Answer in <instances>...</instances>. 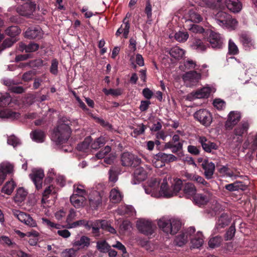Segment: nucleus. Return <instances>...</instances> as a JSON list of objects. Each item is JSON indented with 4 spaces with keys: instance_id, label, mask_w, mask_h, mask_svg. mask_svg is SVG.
I'll use <instances>...</instances> for the list:
<instances>
[{
    "instance_id": "obj_40",
    "label": "nucleus",
    "mask_w": 257,
    "mask_h": 257,
    "mask_svg": "<svg viewBox=\"0 0 257 257\" xmlns=\"http://www.w3.org/2000/svg\"><path fill=\"white\" fill-rule=\"evenodd\" d=\"M28 192L23 188L18 189L17 193L15 196V200L17 202H22L26 198Z\"/></svg>"
},
{
    "instance_id": "obj_11",
    "label": "nucleus",
    "mask_w": 257,
    "mask_h": 257,
    "mask_svg": "<svg viewBox=\"0 0 257 257\" xmlns=\"http://www.w3.org/2000/svg\"><path fill=\"white\" fill-rule=\"evenodd\" d=\"M141 159L128 152L123 153L121 155V162L123 166L135 167L141 162Z\"/></svg>"
},
{
    "instance_id": "obj_4",
    "label": "nucleus",
    "mask_w": 257,
    "mask_h": 257,
    "mask_svg": "<svg viewBox=\"0 0 257 257\" xmlns=\"http://www.w3.org/2000/svg\"><path fill=\"white\" fill-rule=\"evenodd\" d=\"M215 17L217 23L221 26L234 30L237 25V20L226 12L219 11Z\"/></svg>"
},
{
    "instance_id": "obj_26",
    "label": "nucleus",
    "mask_w": 257,
    "mask_h": 257,
    "mask_svg": "<svg viewBox=\"0 0 257 257\" xmlns=\"http://www.w3.org/2000/svg\"><path fill=\"white\" fill-rule=\"evenodd\" d=\"M204 242L203 235L201 232H198L191 239V248H198Z\"/></svg>"
},
{
    "instance_id": "obj_34",
    "label": "nucleus",
    "mask_w": 257,
    "mask_h": 257,
    "mask_svg": "<svg viewBox=\"0 0 257 257\" xmlns=\"http://www.w3.org/2000/svg\"><path fill=\"white\" fill-rule=\"evenodd\" d=\"M193 199L195 203L199 206L206 205L209 201L208 196L203 194H195Z\"/></svg>"
},
{
    "instance_id": "obj_42",
    "label": "nucleus",
    "mask_w": 257,
    "mask_h": 257,
    "mask_svg": "<svg viewBox=\"0 0 257 257\" xmlns=\"http://www.w3.org/2000/svg\"><path fill=\"white\" fill-rule=\"evenodd\" d=\"M74 245L80 248L88 247L90 245V238L86 236H82L79 240L75 241Z\"/></svg>"
},
{
    "instance_id": "obj_13",
    "label": "nucleus",
    "mask_w": 257,
    "mask_h": 257,
    "mask_svg": "<svg viewBox=\"0 0 257 257\" xmlns=\"http://www.w3.org/2000/svg\"><path fill=\"white\" fill-rule=\"evenodd\" d=\"M198 142L201 145L203 150L206 153L213 154L214 151L218 149V146L216 143L211 142L205 137H200Z\"/></svg>"
},
{
    "instance_id": "obj_14",
    "label": "nucleus",
    "mask_w": 257,
    "mask_h": 257,
    "mask_svg": "<svg viewBox=\"0 0 257 257\" xmlns=\"http://www.w3.org/2000/svg\"><path fill=\"white\" fill-rule=\"evenodd\" d=\"M42 36V30L39 26L29 27L25 32V37L29 39L39 40Z\"/></svg>"
},
{
    "instance_id": "obj_46",
    "label": "nucleus",
    "mask_w": 257,
    "mask_h": 257,
    "mask_svg": "<svg viewBox=\"0 0 257 257\" xmlns=\"http://www.w3.org/2000/svg\"><path fill=\"white\" fill-rule=\"evenodd\" d=\"M184 66L187 70H198L200 67V65L196 64V61L190 59H187L184 61Z\"/></svg>"
},
{
    "instance_id": "obj_8",
    "label": "nucleus",
    "mask_w": 257,
    "mask_h": 257,
    "mask_svg": "<svg viewBox=\"0 0 257 257\" xmlns=\"http://www.w3.org/2000/svg\"><path fill=\"white\" fill-rule=\"evenodd\" d=\"M137 227L140 232L146 235H151L154 231L155 226L152 222L144 219L137 221Z\"/></svg>"
},
{
    "instance_id": "obj_61",
    "label": "nucleus",
    "mask_w": 257,
    "mask_h": 257,
    "mask_svg": "<svg viewBox=\"0 0 257 257\" xmlns=\"http://www.w3.org/2000/svg\"><path fill=\"white\" fill-rule=\"evenodd\" d=\"M146 128V126L143 123L138 125V127L135 128L133 131V133L135 134V137H137L140 135L143 134Z\"/></svg>"
},
{
    "instance_id": "obj_9",
    "label": "nucleus",
    "mask_w": 257,
    "mask_h": 257,
    "mask_svg": "<svg viewBox=\"0 0 257 257\" xmlns=\"http://www.w3.org/2000/svg\"><path fill=\"white\" fill-rule=\"evenodd\" d=\"M13 214L20 221L31 227H36V221L30 214L22 212L19 210H13Z\"/></svg>"
},
{
    "instance_id": "obj_6",
    "label": "nucleus",
    "mask_w": 257,
    "mask_h": 257,
    "mask_svg": "<svg viewBox=\"0 0 257 257\" xmlns=\"http://www.w3.org/2000/svg\"><path fill=\"white\" fill-rule=\"evenodd\" d=\"M207 42L209 43V47L216 50L221 49L224 45L223 38L221 35L213 31H210Z\"/></svg>"
},
{
    "instance_id": "obj_29",
    "label": "nucleus",
    "mask_w": 257,
    "mask_h": 257,
    "mask_svg": "<svg viewBox=\"0 0 257 257\" xmlns=\"http://www.w3.org/2000/svg\"><path fill=\"white\" fill-rule=\"evenodd\" d=\"M229 223L228 216L226 213H222L218 218L215 225V229L218 231L221 228L225 227Z\"/></svg>"
},
{
    "instance_id": "obj_49",
    "label": "nucleus",
    "mask_w": 257,
    "mask_h": 257,
    "mask_svg": "<svg viewBox=\"0 0 257 257\" xmlns=\"http://www.w3.org/2000/svg\"><path fill=\"white\" fill-rule=\"evenodd\" d=\"M102 91L106 95H111L112 96H117L121 95L122 93V91L120 88H110L109 89L103 88Z\"/></svg>"
},
{
    "instance_id": "obj_51",
    "label": "nucleus",
    "mask_w": 257,
    "mask_h": 257,
    "mask_svg": "<svg viewBox=\"0 0 257 257\" xmlns=\"http://www.w3.org/2000/svg\"><path fill=\"white\" fill-rule=\"evenodd\" d=\"M238 53L239 50L237 46L232 40L230 39L228 41V53L230 55H235Z\"/></svg>"
},
{
    "instance_id": "obj_62",
    "label": "nucleus",
    "mask_w": 257,
    "mask_h": 257,
    "mask_svg": "<svg viewBox=\"0 0 257 257\" xmlns=\"http://www.w3.org/2000/svg\"><path fill=\"white\" fill-rule=\"evenodd\" d=\"M76 250L73 248L66 249L61 253L62 257H75Z\"/></svg>"
},
{
    "instance_id": "obj_20",
    "label": "nucleus",
    "mask_w": 257,
    "mask_h": 257,
    "mask_svg": "<svg viewBox=\"0 0 257 257\" xmlns=\"http://www.w3.org/2000/svg\"><path fill=\"white\" fill-rule=\"evenodd\" d=\"M220 173L224 174L227 177L236 179L237 177H242L240 175L239 171L235 168H229L227 166H223L219 170Z\"/></svg>"
},
{
    "instance_id": "obj_35",
    "label": "nucleus",
    "mask_w": 257,
    "mask_h": 257,
    "mask_svg": "<svg viewBox=\"0 0 257 257\" xmlns=\"http://www.w3.org/2000/svg\"><path fill=\"white\" fill-rule=\"evenodd\" d=\"M13 168L10 165H3L0 167V186L3 183L8 174H10Z\"/></svg>"
},
{
    "instance_id": "obj_37",
    "label": "nucleus",
    "mask_w": 257,
    "mask_h": 257,
    "mask_svg": "<svg viewBox=\"0 0 257 257\" xmlns=\"http://www.w3.org/2000/svg\"><path fill=\"white\" fill-rule=\"evenodd\" d=\"M20 48L22 51L25 50L27 53H31L38 50L39 48V45L34 42L30 43L28 45L22 44L20 45Z\"/></svg>"
},
{
    "instance_id": "obj_39",
    "label": "nucleus",
    "mask_w": 257,
    "mask_h": 257,
    "mask_svg": "<svg viewBox=\"0 0 257 257\" xmlns=\"http://www.w3.org/2000/svg\"><path fill=\"white\" fill-rule=\"evenodd\" d=\"M183 192L187 198L194 196L196 189L194 184L191 183H186L184 187Z\"/></svg>"
},
{
    "instance_id": "obj_50",
    "label": "nucleus",
    "mask_w": 257,
    "mask_h": 257,
    "mask_svg": "<svg viewBox=\"0 0 257 257\" xmlns=\"http://www.w3.org/2000/svg\"><path fill=\"white\" fill-rule=\"evenodd\" d=\"M88 221L85 219L79 220L71 223L68 224V228H75L78 226H83L87 229L88 226Z\"/></svg>"
},
{
    "instance_id": "obj_33",
    "label": "nucleus",
    "mask_w": 257,
    "mask_h": 257,
    "mask_svg": "<svg viewBox=\"0 0 257 257\" xmlns=\"http://www.w3.org/2000/svg\"><path fill=\"white\" fill-rule=\"evenodd\" d=\"M120 171V168L117 166H112L109 170V180L113 183L118 180V175Z\"/></svg>"
},
{
    "instance_id": "obj_22",
    "label": "nucleus",
    "mask_w": 257,
    "mask_h": 257,
    "mask_svg": "<svg viewBox=\"0 0 257 257\" xmlns=\"http://www.w3.org/2000/svg\"><path fill=\"white\" fill-rule=\"evenodd\" d=\"M227 9L234 13L239 12L242 9V4L238 0H225Z\"/></svg>"
},
{
    "instance_id": "obj_16",
    "label": "nucleus",
    "mask_w": 257,
    "mask_h": 257,
    "mask_svg": "<svg viewBox=\"0 0 257 257\" xmlns=\"http://www.w3.org/2000/svg\"><path fill=\"white\" fill-rule=\"evenodd\" d=\"M239 41L246 51H250L251 49L255 48L254 41L251 36L246 33H242L239 35Z\"/></svg>"
},
{
    "instance_id": "obj_24",
    "label": "nucleus",
    "mask_w": 257,
    "mask_h": 257,
    "mask_svg": "<svg viewBox=\"0 0 257 257\" xmlns=\"http://www.w3.org/2000/svg\"><path fill=\"white\" fill-rule=\"evenodd\" d=\"M32 140L38 143H42L45 141V133L42 130L37 129L33 131L30 134Z\"/></svg>"
},
{
    "instance_id": "obj_3",
    "label": "nucleus",
    "mask_w": 257,
    "mask_h": 257,
    "mask_svg": "<svg viewBox=\"0 0 257 257\" xmlns=\"http://www.w3.org/2000/svg\"><path fill=\"white\" fill-rule=\"evenodd\" d=\"M175 182L170 187L167 182L162 183L160 187V194L166 198H170L177 193L181 190L183 186L182 181L180 179H176Z\"/></svg>"
},
{
    "instance_id": "obj_43",
    "label": "nucleus",
    "mask_w": 257,
    "mask_h": 257,
    "mask_svg": "<svg viewBox=\"0 0 257 257\" xmlns=\"http://www.w3.org/2000/svg\"><path fill=\"white\" fill-rule=\"evenodd\" d=\"M110 247L111 246L104 240L98 241L96 242L97 249L102 253H106Z\"/></svg>"
},
{
    "instance_id": "obj_54",
    "label": "nucleus",
    "mask_w": 257,
    "mask_h": 257,
    "mask_svg": "<svg viewBox=\"0 0 257 257\" xmlns=\"http://www.w3.org/2000/svg\"><path fill=\"white\" fill-rule=\"evenodd\" d=\"M189 35L187 32L179 31L175 35V39L179 42H185L188 38Z\"/></svg>"
},
{
    "instance_id": "obj_27",
    "label": "nucleus",
    "mask_w": 257,
    "mask_h": 257,
    "mask_svg": "<svg viewBox=\"0 0 257 257\" xmlns=\"http://www.w3.org/2000/svg\"><path fill=\"white\" fill-rule=\"evenodd\" d=\"M166 52H168L171 56L176 59L183 58L185 54V51L177 46L174 47L170 49H167Z\"/></svg>"
},
{
    "instance_id": "obj_32",
    "label": "nucleus",
    "mask_w": 257,
    "mask_h": 257,
    "mask_svg": "<svg viewBox=\"0 0 257 257\" xmlns=\"http://www.w3.org/2000/svg\"><path fill=\"white\" fill-rule=\"evenodd\" d=\"M191 47L192 49L196 50L199 52H204L207 48L203 41L200 39H195L192 42Z\"/></svg>"
},
{
    "instance_id": "obj_57",
    "label": "nucleus",
    "mask_w": 257,
    "mask_h": 257,
    "mask_svg": "<svg viewBox=\"0 0 257 257\" xmlns=\"http://www.w3.org/2000/svg\"><path fill=\"white\" fill-rule=\"evenodd\" d=\"M152 5L150 0L147 1L146 3V7L145 9V13L147 15L148 21H152Z\"/></svg>"
},
{
    "instance_id": "obj_10",
    "label": "nucleus",
    "mask_w": 257,
    "mask_h": 257,
    "mask_svg": "<svg viewBox=\"0 0 257 257\" xmlns=\"http://www.w3.org/2000/svg\"><path fill=\"white\" fill-rule=\"evenodd\" d=\"M36 8V4L35 2H30L18 6L16 11L19 14L22 16L30 17L33 15Z\"/></svg>"
},
{
    "instance_id": "obj_38",
    "label": "nucleus",
    "mask_w": 257,
    "mask_h": 257,
    "mask_svg": "<svg viewBox=\"0 0 257 257\" xmlns=\"http://www.w3.org/2000/svg\"><path fill=\"white\" fill-rule=\"evenodd\" d=\"M71 204L76 208L82 206L84 201L83 196L79 195L78 194H73L70 198Z\"/></svg>"
},
{
    "instance_id": "obj_64",
    "label": "nucleus",
    "mask_w": 257,
    "mask_h": 257,
    "mask_svg": "<svg viewBox=\"0 0 257 257\" xmlns=\"http://www.w3.org/2000/svg\"><path fill=\"white\" fill-rule=\"evenodd\" d=\"M187 150L189 153L195 156L199 155L200 152L199 147L193 145H189L187 147Z\"/></svg>"
},
{
    "instance_id": "obj_56",
    "label": "nucleus",
    "mask_w": 257,
    "mask_h": 257,
    "mask_svg": "<svg viewBox=\"0 0 257 257\" xmlns=\"http://www.w3.org/2000/svg\"><path fill=\"white\" fill-rule=\"evenodd\" d=\"M213 106L219 110L223 109L226 105L225 102L220 98H215L213 102Z\"/></svg>"
},
{
    "instance_id": "obj_25",
    "label": "nucleus",
    "mask_w": 257,
    "mask_h": 257,
    "mask_svg": "<svg viewBox=\"0 0 257 257\" xmlns=\"http://www.w3.org/2000/svg\"><path fill=\"white\" fill-rule=\"evenodd\" d=\"M247 185L243 182L236 181L233 183L227 184L224 188L229 191H234L239 190H244Z\"/></svg>"
},
{
    "instance_id": "obj_58",
    "label": "nucleus",
    "mask_w": 257,
    "mask_h": 257,
    "mask_svg": "<svg viewBox=\"0 0 257 257\" xmlns=\"http://www.w3.org/2000/svg\"><path fill=\"white\" fill-rule=\"evenodd\" d=\"M190 20L194 23H198L201 22L203 20L202 17L200 14L195 12H190Z\"/></svg>"
},
{
    "instance_id": "obj_47",
    "label": "nucleus",
    "mask_w": 257,
    "mask_h": 257,
    "mask_svg": "<svg viewBox=\"0 0 257 257\" xmlns=\"http://www.w3.org/2000/svg\"><path fill=\"white\" fill-rule=\"evenodd\" d=\"M105 138L102 137H99L95 139L93 143H91L90 147L92 149L96 150L105 144Z\"/></svg>"
},
{
    "instance_id": "obj_15",
    "label": "nucleus",
    "mask_w": 257,
    "mask_h": 257,
    "mask_svg": "<svg viewBox=\"0 0 257 257\" xmlns=\"http://www.w3.org/2000/svg\"><path fill=\"white\" fill-rule=\"evenodd\" d=\"M201 77L200 73L197 72L195 70H192L184 73L182 76V78L185 82L193 85L199 81Z\"/></svg>"
},
{
    "instance_id": "obj_55",
    "label": "nucleus",
    "mask_w": 257,
    "mask_h": 257,
    "mask_svg": "<svg viewBox=\"0 0 257 257\" xmlns=\"http://www.w3.org/2000/svg\"><path fill=\"white\" fill-rule=\"evenodd\" d=\"M0 243L3 245H7L9 247H13L16 243L12 241L10 238L7 236L3 235L0 237Z\"/></svg>"
},
{
    "instance_id": "obj_59",
    "label": "nucleus",
    "mask_w": 257,
    "mask_h": 257,
    "mask_svg": "<svg viewBox=\"0 0 257 257\" xmlns=\"http://www.w3.org/2000/svg\"><path fill=\"white\" fill-rule=\"evenodd\" d=\"M20 116V113L18 112L13 111L11 110H7L4 112V117L17 119Z\"/></svg>"
},
{
    "instance_id": "obj_19",
    "label": "nucleus",
    "mask_w": 257,
    "mask_h": 257,
    "mask_svg": "<svg viewBox=\"0 0 257 257\" xmlns=\"http://www.w3.org/2000/svg\"><path fill=\"white\" fill-rule=\"evenodd\" d=\"M30 177L33 180L37 189L42 188L43 179L44 177L43 170L39 169L34 171L33 174H30Z\"/></svg>"
},
{
    "instance_id": "obj_2",
    "label": "nucleus",
    "mask_w": 257,
    "mask_h": 257,
    "mask_svg": "<svg viewBox=\"0 0 257 257\" xmlns=\"http://www.w3.org/2000/svg\"><path fill=\"white\" fill-rule=\"evenodd\" d=\"M159 227L166 234H175L180 230L181 223L176 219H161L158 222Z\"/></svg>"
},
{
    "instance_id": "obj_7",
    "label": "nucleus",
    "mask_w": 257,
    "mask_h": 257,
    "mask_svg": "<svg viewBox=\"0 0 257 257\" xmlns=\"http://www.w3.org/2000/svg\"><path fill=\"white\" fill-rule=\"evenodd\" d=\"M194 118L201 124L209 126L212 121L211 113L205 109H199L194 114Z\"/></svg>"
},
{
    "instance_id": "obj_36",
    "label": "nucleus",
    "mask_w": 257,
    "mask_h": 257,
    "mask_svg": "<svg viewBox=\"0 0 257 257\" xmlns=\"http://www.w3.org/2000/svg\"><path fill=\"white\" fill-rule=\"evenodd\" d=\"M92 139L90 136L87 137L81 143L78 144L77 149L78 151L86 152L89 148Z\"/></svg>"
},
{
    "instance_id": "obj_18",
    "label": "nucleus",
    "mask_w": 257,
    "mask_h": 257,
    "mask_svg": "<svg viewBox=\"0 0 257 257\" xmlns=\"http://www.w3.org/2000/svg\"><path fill=\"white\" fill-rule=\"evenodd\" d=\"M201 167L204 170V175L205 178L207 179H212L215 168L214 164L207 160H204L201 164Z\"/></svg>"
},
{
    "instance_id": "obj_12",
    "label": "nucleus",
    "mask_w": 257,
    "mask_h": 257,
    "mask_svg": "<svg viewBox=\"0 0 257 257\" xmlns=\"http://www.w3.org/2000/svg\"><path fill=\"white\" fill-rule=\"evenodd\" d=\"M240 119L241 115L239 112L235 111H230L225 123V129L227 130H232L240 121Z\"/></svg>"
},
{
    "instance_id": "obj_31",
    "label": "nucleus",
    "mask_w": 257,
    "mask_h": 257,
    "mask_svg": "<svg viewBox=\"0 0 257 257\" xmlns=\"http://www.w3.org/2000/svg\"><path fill=\"white\" fill-rule=\"evenodd\" d=\"M248 128L249 124L247 122H242L234 130V134L236 136L242 137L244 134L247 133Z\"/></svg>"
},
{
    "instance_id": "obj_48",
    "label": "nucleus",
    "mask_w": 257,
    "mask_h": 257,
    "mask_svg": "<svg viewBox=\"0 0 257 257\" xmlns=\"http://www.w3.org/2000/svg\"><path fill=\"white\" fill-rule=\"evenodd\" d=\"M221 241V237L219 236H216L209 239L208 241V245L210 248H214L219 246Z\"/></svg>"
},
{
    "instance_id": "obj_45",
    "label": "nucleus",
    "mask_w": 257,
    "mask_h": 257,
    "mask_svg": "<svg viewBox=\"0 0 257 257\" xmlns=\"http://www.w3.org/2000/svg\"><path fill=\"white\" fill-rule=\"evenodd\" d=\"M16 185L14 181L7 182L2 189V192L7 195H11L13 192Z\"/></svg>"
},
{
    "instance_id": "obj_23",
    "label": "nucleus",
    "mask_w": 257,
    "mask_h": 257,
    "mask_svg": "<svg viewBox=\"0 0 257 257\" xmlns=\"http://www.w3.org/2000/svg\"><path fill=\"white\" fill-rule=\"evenodd\" d=\"M178 156L176 157L173 154H167L160 152L155 156V159L158 161H161L164 163H169L177 160Z\"/></svg>"
},
{
    "instance_id": "obj_53",
    "label": "nucleus",
    "mask_w": 257,
    "mask_h": 257,
    "mask_svg": "<svg viewBox=\"0 0 257 257\" xmlns=\"http://www.w3.org/2000/svg\"><path fill=\"white\" fill-rule=\"evenodd\" d=\"M235 231V225L232 224L224 235L225 240L226 241L231 240L234 236Z\"/></svg>"
},
{
    "instance_id": "obj_63",
    "label": "nucleus",
    "mask_w": 257,
    "mask_h": 257,
    "mask_svg": "<svg viewBox=\"0 0 257 257\" xmlns=\"http://www.w3.org/2000/svg\"><path fill=\"white\" fill-rule=\"evenodd\" d=\"M8 143L15 147L20 144V140L15 136L10 137L8 139Z\"/></svg>"
},
{
    "instance_id": "obj_44",
    "label": "nucleus",
    "mask_w": 257,
    "mask_h": 257,
    "mask_svg": "<svg viewBox=\"0 0 257 257\" xmlns=\"http://www.w3.org/2000/svg\"><path fill=\"white\" fill-rule=\"evenodd\" d=\"M21 32V29L17 26L9 27L6 30L5 33L11 37H15L18 35Z\"/></svg>"
},
{
    "instance_id": "obj_60",
    "label": "nucleus",
    "mask_w": 257,
    "mask_h": 257,
    "mask_svg": "<svg viewBox=\"0 0 257 257\" xmlns=\"http://www.w3.org/2000/svg\"><path fill=\"white\" fill-rule=\"evenodd\" d=\"M58 61L56 59H53L51 61V65L50 68V72L54 75H57L58 73Z\"/></svg>"
},
{
    "instance_id": "obj_5",
    "label": "nucleus",
    "mask_w": 257,
    "mask_h": 257,
    "mask_svg": "<svg viewBox=\"0 0 257 257\" xmlns=\"http://www.w3.org/2000/svg\"><path fill=\"white\" fill-rule=\"evenodd\" d=\"M184 142V141L181 139L178 135H174L171 141L165 143L164 148L171 149L173 153L176 154L178 158H181L184 156L183 152Z\"/></svg>"
},
{
    "instance_id": "obj_1",
    "label": "nucleus",
    "mask_w": 257,
    "mask_h": 257,
    "mask_svg": "<svg viewBox=\"0 0 257 257\" xmlns=\"http://www.w3.org/2000/svg\"><path fill=\"white\" fill-rule=\"evenodd\" d=\"M72 121L69 117L62 116L59 118L57 125L52 134V140L57 144L66 142L72 133Z\"/></svg>"
},
{
    "instance_id": "obj_28",
    "label": "nucleus",
    "mask_w": 257,
    "mask_h": 257,
    "mask_svg": "<svg viewBox=\"0 0 257 257\" xmlns=\"http://www.w3.org/2000/svg\"><path fill=\"white\" fill-rule=\"evenodd\" d=\"M186 177L189 180L195 182L198 184H202L206 187L209 186V183L206 181L202 177L198 175L193 173H187Z\"/></svg>"
},
{
    "instance_id": "obj_52",
    "label": "nucleus",
    "mask_w": 257,
    "mask_h": 257,
    "mask_svg": "<svg viewBox=\"0 0 257 257\" xmlns=\"http://www.w3.org/2000/svg\"><path fill=\"white\" fill-rule=\"evenodd\" d=\"M187 235L185 233H182L176 237L175 241L178 246H182L187 242Z\"/></svg>"
},
{
    "instance_id": "obj_17",
    "label": "nucleus",
    "mask_w": 257,
    "mask_h": 257,
    "mask_svg": "<svg viewBox=\"0 0 257 257\" xmlns=\"http://www.w3.org/2000/svg\"><path fill=\"white\" fill-rule=\"evenodd\" d=\"M88 200L90 206L94 209H97L102 203V197L100 194L96 191H94L89 194Z\"/></svg>"
},
{
    "instance_id": "obj_30",
    "label": "nucleus",
    "mask_w": 257,
    "mask_h": 257,
    "mask_svg": "<svg viewBox=\"0 0 257 257\" xmlns=\"http://www.w3.org/2000/svg\"><path fill=\"white\" fill-rule=\"evenodd\" d=\"M147 177V171L143 167H138L135 169L134 173V178L138 182L143 181Z\"/></svg>"
},
{
    "instance_id": "obj_21",
    "label": "nucleus",
    "mask_w": 257,
    "mask_h": 257,
    "mask_svg": "<svg viewBox=\"0 0 257 257\" xmlns=\"http://www.w3.org/2000/svg\"><path fill=\"white\" fill-rule=\"evenodd\" d=\"M210 93V88L206 87L198 89L195 91L192 92L189 94V96H191L193 99L208 98L209 96Z\"/></svg>"
},
{
    "instance_id": "obj_41",
    "label": "nucleus",
    "mask_w": 257,
    "mask_h": 257,
    "mask_svg": "<svg viewBox=\"0 0 257 257\" xmlns=\"http://www.w3.org/2000/svg\"><path fill=\"white\" fill-rule=\"evenodd\" d=\"M109 198L112 203H118L121 200V195L118 190L114 188L110 192Z\"/></svg>"
}]
</instances>
